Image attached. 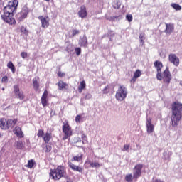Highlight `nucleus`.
<instances>
[{
	"label": "nucleus",
	"instance_id": "f257e3e1",
	"mask_svg": "<svg viewBox=\"0 0 182 182\" xmlns=\"http://www.w3.org/2000/svg\"><path fill=\"white\" fill-rule=\"evenodd\" d=\"M18 4H19L18 0H13L9 1L8 5L4 8V14L1 15V19L9 25H15L16 23V21L12 16L18 9Z\"/></svg>",
	"mask_w": 182,
	"mask_h": 182
},
{
	"label": "nucleus",
	"instance_id": "f03ea898",
	"mask_svg": "<svg viewBox=\"0 0 182 182\" xmlns=\"http://www.w3.org/2000/svg\"><path fill=\"white\" fill-rule=\"evenodd\" d=\"M182 117V104L175 102L172 104V115L171 117V124L173 127H177Z\"/></svg>",
	"mask_w": 182,
	"mask_h": 182
},
{
	"label": "nucleus",
	"instance_id": "7ed1b4c3",
	"mask_svg": "<svg viewBox=\"0 0 182 182\" xmlns=\"http://www.w3.org/2000/svg\"><path fill=\"white\" fill-rule=\"evenodd\" d=\"M50 176L53 180H60L66 176V170L63 166H58L55 169L50 170Z\"/></svg>",
	"mask_w": 182,
	"mask_h": 182
},
{
	"label": "nucleus",
	"instance_id": "20e7f679",
	"mask_svg": "<svg viewBox=\"0 0 182 182\" xmlns=\"http://www.w3.org/2000/svg\"><path fill=\"white\" fill-rule=\"evenodd\" d=\"M127 88L124 85H119L115 94V99L118 102H123L127 97Z\"/></svg>",
	"mask_w": 182,
	"mask_h": 182
},
{
	"label": "nucleus",
	"instance_id": "39448f33",
	"mask_svg": "<svg viewBox=\"0 0 182 182\" xmlns=\"http://www.w3.org/2000/svg\"><path fill=\"white\" fill-rule=\"evenodd\" d=\"M18 119H6L5 118L0 119V127L2 130H7V129H11L16 124Z\"/></svg>",
	"mask_w": 182,
	"mask_h": 182
},
{
	"label": "nucleus",
	"instance_id": "423d86ee",
	"mask_svg": "<svg viewBox=\"0 0 182 182\" xmlns=\"http://www.w3.org/2000/svg\"><path fill=\"white\" fill-rule=\"evenodd\" d=\"M63 132L64 133V136L63 137V140H67V139H69L72 134H73V132L72 131V127H70V125H69V122L67 120L63 122Z\"/></svg>",
	"mask_w": 182,
	"mask_h": 182
},
{
	"label": "nucleus",
	"instance_id": "0eeeda50",
	"mask_svg": "<svg viewBox=\"0 0 182 182\" xmlns=\"http://www.w3.org/2000/svg\"><path fill=\"white\" fill-rule=\"evenodd\" d=\"M158 80H163L164 83H166V85L170 83L171 80V73H170L168 67H166L162 74L161 73V79H158Z\"/></svg>",
	"mask_w": 182,
	"mask_h": 182
},
{
	"label": "nucleus",
	"instance_id": "6e6552de",
	"mask_svg": "<svg viewBox=\"0 0 182 182\" xmlns=\"http://www.w3.org/2000/svg\"><path fill=\"white\" fill-rule=\"evenodd\" d=\"M28 14H29V9L26 6H23L21 11L16 14V18L21 22L28 16Z\"/></svg>",
	"mask_w": 182,
	"mask_h": 182
},
{
	"label": "nucleus",
	"instance_id": "1a4fd4ad",
	"mask_svg": "<svg viewBox=\"0 0 182 182\" xmlns=\"http://www.w3.org/2000/svg\"><path fill=\"white\" fill-rule=\"evenodd\" d=\"M14 92L16 99H19V100H23L25 99L23 92L19 90V85H16L14 86Z\"/></svg>",
	"mask_w": 182,
	"mask_h": 182
},
{
	"label": "nucleus",
	"instance_id": "9d476101",
	"mask_svg": "<svg viewBox=\"0 0 182 182\" xmlns=\"http://www.w3.org/2000/svg\"><path fill=\"white\" fill-rule=\"evenodd\" d=\"M154 65L157 71L156 79H161V69H163V63L156 60L154 63Z\"/></svg>",
	"mask_w": 182,
	"mask_h": 182
},
{
	"label": "nucleus",
	"instance_id": "9b49d317",
	"mask_svg": "<svg viewBox=\"0 0 182 182\" xmlns=\"http://www.w3.org/2000/svg\"><path fill=\"white\" fill-rule=\"evenodd\" d=\"M168 60L171 63H173L174 66H178V65H180V58L174 53L169 54Z\"/></svg>",
	"mask_w": 182,
	"mask_h": 182
},
{
	"label": "nucleus",
	"instance_id": "f8f14e48",
	"mask_svg": "<svg viewBox=\"0 0 182 182\" xmlns=\"http://www.w3.org/2000/svg\"><path fill=\"white\" fill-rule=\"evenodd\" d=\"M68 167H70V168H71V170H73V171H77V173H80V174H82L83 173V170H84L83 168H82L79 166L75 165L71 161H68Z\"/></svg>",
	"mask_w": 182,
	"mask_h": 182
},
{
	"label": "nucleus",
	"instance_id": "ddd939ff",
	"mask_svg": "<svg viewBox=\"0 0 182 182\" xmlns=\"http://www.w3.org/2000/svg\"><path fill=\"white\" fill-rule=\"evenodd\" d=\"M38 19L41 20L42 28H46L49 26V17L40 16Z\"/></svg>",
	"mask_w": 182,
	"mask_h": 182
},
{
	"label": "nucleus",
	"instance_id": "4468645a",
	"mask_svg": "<svg viewBox=\"0 0 182 182\" xmlns=\"http://www.w3.org/2000/svg\"><path fill=\"white\" fill-rule=\"evenodd\" d=\"M146 129L147 133L150 134V133H153L154 132V125L151 124V118H147L146 119Z\"/></svg>",
	"mask_w": 182,
	"mask_h": 182
},
{
	"label": "nucleus",
	"instance_id": "2eb2a0df",
	"mask_svg": "<svg viewBox=\"0 0 182 182\" xmlns=\"http://www.w3.org/2000/svg\"><path fill=\"white\" fill-rule=\"evenodd\" d=\"M48 90H45L42 97H41V105H43V107H46V106H48Z\"/></svg>",
	"mask_w": 182,
	"mask_h": 182
},
{
	"label": "nucleus",
	"instance_id": "dca6fc26",
	"mask_svg": "<svg viewBox=\"0 0 182 182\" xmlns=\"http://www.w3.org/2000/svg\"><path fill=\"white\" fill-rule=\"evenodd\" d=\"M134 176L132 174H128L125 176V180L127 182H132L133 181V178H137V165L134 167Z\"/></svg>",
	"mask_w": 182,
	"mask_h": 182
},
{
	"label": "nucleus",
	"instance_id": "f3484780",
	"mask_svg": "<svg viewBox=\"0 0 182 182\" xmlns=\"http://www.w3.org/2000/svg\"><path fill=\"white\" fill-rule=\"evenodd\" d=\"M78 44L82 47V48H87V37H86L85 35H84L82 37L80 38Z\"/></svg>",
	"mask_w": 182,
	"mask_h": 182
},
{
	"label": "nucleus",
	"instance_id": "a211bd4d",
	"mask_svg": "<svg viewBox=\"0 0 182 182\" xmlns=\"http://www.w3.org/2000/svg\"><path fill=\"white\" fill-rule=\"evenodd\" d=\"M13 132L14 134H16V136H17V137H19V139H22L24 136L23 132H22V128L20 127H16L14 129Z\"/></svg>",
	"mask_w": 182,
	"mask_h": 182
},
{
	"label": "nucleus",
	"instance_id": "6ab92c4d",
	"mask_svg": "<svg viewBox=\"0 0 182 182\" xmlns=\"http://www.w3.org/2000/svg\"><path fill=\"white\" fill-rule=\"evenodd\" d=\"M78 16L80 18H86L87 16V11H86V6H82L78 11Z\"/></svg>",
	"mask_w": 182,
	"mask_h": 182
},
{
	"label": "nucleus",
	"instance_id": "aec40b11",
	"mask_svg": "<svg viewBox=\"0 0 182 182\" xmlns=\"http://www.w3.org/2000/svg\"><path fill=\"white\" fill-rule=\"evenodd\" d=\"M33 89L38 92L39 90V77H35L33 79Z\"/></svg>",
	"mask_w": 182,
	"mask_h": 182
},
{
	"label": "nucleus",
	"instance_id": "412c9836",
	"mask_svg": "<svg viewBox=\"0 0 182 182\" xmlns=\"http://www.w3.org/2000/svg\"><path fill=\"white\" fill-rule=\"evenodd\" d=\"M87 164H90L92 168H100L101 164L99 162H92L90 161H86Z\"/></svg>",
	"mask_w": 182,
	"mask_h": 182
},
{
	"label": "nucleus",
	"instance_id": "4be33fe9",
	"mask_svg": "<svg viewBox=\"0 0 182 182\" xmlns=\"http://www.w3.org/2000/svg\"><path fill=\"white\" fill-rule=\"evenodd\" d=\"M166 28L165 30L166 33H171L173 32V30L174 29V25L171 23H166Z\"/></svg>",
	"mask_w": 182,
	"mask_h": 182
},
{
	"label": "nucleus",
	"instance_id": "5701e85b",
	"mask_svg": "<svg viewBox=\"0 0 182 182\" xmlns=\"http://www.w3.org/2000/svg\"><path fill=\"white\" fill-rule=\"evenodd\" d=\"M58 86L60 90H63V89H68L69 85L68 84L63 82V81H59L58 83Z\"/></svg>",
	"mask_w": 182,
	"mask_h": 182
},
{
	"label": "nucleus",
	"instance_id": "b1692460",
	"mask_svg": "<svg viewBox=\"0 0 182 182\" xmlns=\"http://www.w3.org/2000/svg\"><path fill=\"white\" fill-rule=\"evenodd\" d=\"M86 89V82L85 80L80 82V85L78 86L79 93H82L83 90Z\"/></svg>",
	"mask_w": 182,
	"mask_h": 182
},
{
	"label": "nucleus",
	"instance_id": "393cba45",
	"mask_svg": "<svg viewBox=\"0 0 182 182\" xmlns=\"http://www.w3.org/2000/svg\"><path fill=\"white\" fill-rule=\"evenodd\" d=\"M50 139H52V135L50 134V133H46V134L43 136V141H45V143L50 141Z\"/></svg>",
	"mask_w": 182,
	"mask_h": 182
},
{
	"label": "nucleus",
	"instance_id": "a878e982",
	"mask_svg": "<svg viewBox=\"0 0 182 182\" xmlns=\"http://www.w3.org/2000/svg\"><path fill=\"white\" fill-rule=\"evenodd\" d=\"M146 39V37H144V33H142L139 35V41H140V46H143L144 45V41Z\"/></svg>",
	"mask_w": 182,
	"mask_h": 182
},
{
	"label": "nucleus",
	"instance_id": "bb28decb",
	"mask_svg": "<svg viewBox=\"0 0 182 182\" xmlns=\"http://www.w3.org/2000/svg\"><path fill=\"white\" fill-rule=\"evenodd\" d=\"M7 67L9 68V69L11 70V72L13 73H15L16 70H15V65H14V63L11 61H9L7 64Z\"/></svg>",
	"mask_w": 182,
	"mask_h": 182
},
{
	"label": "nucleus",
	"instance_id": "cd10ccee",
	"mask_svg": "<svg viewBox=\"0 0 182 182\" xmlns=\"http://www.w3.org/2000/svg\"><path fill=\"white\" fill-rule=\"evenodd\" d=\"M171 6H172L173 9H176V11H181V6H180L179 4L172 3L171 4Z\"/></svg>",
	"mask_w": 182,
	"mask_h": 182
},
{
	"label": "nucleus",
	"instance_id": "c85d7f7f",
	"mask_svg": "<svg viewBox=\"0 0 182 182\" xmlns=\"http://www.w3.org/2000/svg\"><path fill=\"white\" fill-rule=\"evenodd\" d=\"M136 80H137V71L134 72V77L131 80V86H132V87H133V85H134V82H136Z\"/></svg>",
	"mask_w": 182,
	"mask_h": 182
},
{
	"label": "nucleus",
	"instance_id": "c756f323",
	"mask_svg": "<svg viewBox=\"0 0 182 182\" xmlns=\"http://www.w3.org/2000/svg\"><path fill=\"white\" fill-rule=\"evenodd\" d=\"M43 150L46 153H49L52 151V146L47 144L44 148Z\"/></svg>",
	"mask_w": 182,
	"mask_h": 182
},
{
	"label": "nucleus",
	"instance_id": "7c9ffc66",
	"mask_svg": "<svg viewBox=\"0 0 182 182\" xmlns=\"http://www.w3.org/2000/svg\"><path fill=\"white\" fill-rule=\"evenodd\" d=\"M143 168V165L139 164L137 166V176L138 177H140L141 176V169Z\"/></svg>",
	"mask_w": 182,
	"mask_h": 182
},
{
	"label": "nucleus",
	"instance_id": "2f4dec72",
	"mask_svg": "<svg viewBox=\"0 0 182 182\" xmlns=\"http://www.w3.org/2000/svg\"><path fill=\"white\" fill-rule=\"evenodd\" d=\"M83 157V154L77 155L76 156H73L74 161H80Z\"/></svg>",
	"mask_w": 182,
	"mask_h": 182
},
{
	"label": "nucleus",
	"instance_id": "473e14b6",
	"mask_svg": "<svg viewBox=\"0 0 182 182\" xmlns=\"http://www.w3.org/2000/svg\"><path fill=\"white\" fill-rule=\"evenodd\" d=\"M34 165H35V161H33V159L28 160V166H27L28 168H32V167H33Z\"/></svg>",
	"mask_w": 182,
	"mask_h": 182
},
{
	"label": "nucleus",
	"instance_id": "72a5a7b5",
	"mask_svg": "<svg viewBox=\"0 0 182 182\" xmlns=\"http://www.w3.org/2000/svg\"><path fill=\"white\" fill-rule=\"evenodd\" d=\"M81 137L82 139V144H87V136H86V135H85V134H82Z\"/></svg>",
	"mask_w": 182,
	"mask_h": 182
},
{
	"label": "nucleus",
	"instance_id": "f704fd0d",
	"mask_svg": "<svg viewBox=\"0 0 182 182\" xmlns=\"http://www.w3.org/2000/svg\"><path fill=\"white\" fill-rule=\"evenodd\" d=\"M75 52L77 56H80V54L82 53V48H80L79 47L78 48H75Z\"/></svg>",
	"mask_w": 182,
	"mask_h": 182
},
{
	"label": "nucleus",
	"instance_id": "c9c22d12",
	"mask_svg": "<svg viewBox=\"0 0 182 182\" xmlns=\"http://www.w3.org/2000/svg\"><path fill=\"white\" fill-rule=\"evenodd\" d=\"M15 145L16 146L17 149H23V144L21 141H17L15 143Z\"/></svg>",
	"mask_w": 182,
	"mask_h": 182
},
{
	"label": "nucleus",
	"instance_id": "e433bc0d",
	"mask_svg": "<svg viewBox=\"0 0 182 182\" xmlns=\"http://www.w3.org/2000/svg\"><path fill=\"white\" fill-rule=\"evenodd\" d=\"M43 134H45V132H43V129H39L37 136L38 137H43Z\"/></svg>",
	"mask_w": 182,
	"mask_h": 182
},
{
	"label": "nucleus",
	"instance_id": "4c0bfd02",
	"mask_svg": "<svg viewBox=\"0 0 182 182\" xmlns=\"http://www.w3.org/2000/svg\"><path fill=\"white\" fill-rule=\"evenodd\" d=\"M126 20L128 21V22H132V21H133V16H132V14H127L126 16Z\"/></svg>",
	"mask_w": 182,
	"mask_h": 182
},
{
	"label": "nucleus",
	"instance_id": "58836bf2",
	"mask_svg": "<svg viewBox=\"0 0 182 182\" xmlns=\"http://www.w3.org/2000/svg\"><path fill=\"white\" fill-rule=\"evenodd\" d=\"M79 33H80V31L79 30H73L71 38H73L74 36H76V35H79Z\"/></svg>",
	"mask_w": 182,
	"mask_h": 182
},
{
	"label": "nucleus",
	"instance_id": "ea45409f",
	"mask_svg": "<svg viewBox=\"0 0 182 182\" xmlns=\"http://www.w3.org/2000/svg\"><path fill=\"white\" fill-rule=\"evenodd\" d=\"M21 33H23L24 35H26V33H28V30H26V28H25L24 26H21Z\"/></svg>",
	"mask_w": 182,
	"mask_h": 182
},
{
	"label": "nucleus",
	"instance_id": "a19ab883",
	"mask_svg": "<svg viewBox=\"0 0 182 182\" xmlns=\"http://www.w3.org/2000/svg\"><path fill=\"white\" fill-rule=\"evenodd\" d=\"M21 56L23 58V59H26V58H28V53L25 52L21 53Z\"/></svg>",
	"mask_w": 182,
	"mask_h": 182
},
{
	"label": "nucleus",
	"instance_id": "79ce46f5",
	"mask_svg": "<svg viewBox=\"0 0 182 182\" xmlns=\"http://www.w3.org/2000/svg\"><path fill=\"white\" fill-rule=\"evenodd\" d=\"M85 99L89 100V99H92V94L90 93H87L85 95Z\"/></svg>",
	"mask_w": 182,
	"mask_h": 182
},
{
	"label": "nucleus",
	"instance_id": "37998d69",
	"mask_svg": "<svg viewBox=\"0 0 182 182\" xmlns=\"http://www.w3.org/2000/svg\"><path fill=\"white\" fill-rule=\"evenodd\" d=\"M1 82H2V83H5V82H8V77L7 76L3 77L1 79Z\"/></svg>",
	"mask_w": 182,
	"mask_h": 182
},
{
	"label": "nucleus",
	"instance_id": "c03bdc74",
	"mask_svg": "<svg viewBox=\"0 0 182 182\" xmlns=\"http://www.w3.org/2000/svg\"><path fill=\"white\" fill-rule=\"evenodd\" d=\"M109 92V86H107L103 90V93L107 94Z\"/></svg>",
	"mask_w": 182,
	"mask_h": 182
},
{
	"label": "nucleus",
	"instance_id": "a18cd8bd",
	"mask_svg": "<svg viewBox=\"0 0 182 182\" xmlns=\"http://www.w3.org/2000/svg\"><path fill=\"white\" fill-rule=\"evenodd\" d=\"M81 117L80 115H77L75 117V122L76 123H79L80 122Z\"/></svg>",
	"mask_w": 182,
	"mask_h": 182
},
{
	"label": "nucleus",
	"instance_id": "49530a36",
	"mask_svg": "<svg viewBox=\"0 0 182 182\" xmlns=\"http://www.w3.org/2000/svg\"><path fill=\"white\" fill-rule=\"evenodd\" d=\"M58 76H59V77H63V76H65V73L58 72Z\"/></svg>",
	"mask_w": 182,
	"mask_h": 182
},
{
	"label": "nucleus",
	"instance_id": "de8ad7c7",
	"mask_svg": "<svg viewBox=\"0 0 182 182\" xmlns=\"http://www.w3.org/2000/svg\"><path fill=\"white\" fill-rule=\"evenodd\" d=\"M129 145H124V149H123V151H127V150L129 149Z\"/></svg>",
	"mask_w": 182,
	"mask_h": 182
},
{
	"label": "nucleus",
	"instance_id": "09e8293b",
	"mask_svg": "<svg viewBox=\"0 0 182 182\" xmlns=\"http://www.w3.org/2000/svg\"><path fill=\"white\" fill-rule=\"evenodd\" d=\"M141 76V72L139 70H137V77H140Z\"/></svg>",
	"mask_w": 182,
	"mask_h": 182
},
{
	"label": "nucleus",
	"instance_id": "8fccbe9b",
	"mask_svg": "<svg viewBox=\"0 0 182 182\" xmlns=\"http://www.w3.org/2000/svg\"><path fill=\"white\" fill-rule=\"evenodd\" d=\"M117 18H122V16H114L113 18H112V19H117Z\"/></svg>",
	"mask_w": 182,
	"mask_h": 182
},
{
	"label": "nucleus",
	"instance_id": "3c124183",
	"mask_svg": "<svg viewBox=\"0 0 182 182\" xmlns=\"http://www.w3.org/2000/svg\"><path fill=\"white\" fill-rule=\"evenodd\" d=\"M173 72H174L175 73H177V72H178L177 69H175V70H173Z\"/></svg>",
	"mask_w": 182,
	"mask_h": 182
},
{
	"label": "nucleus",
	"instance_id": "603ef678",
	"mask_svg": "<svg viewBox=\"0 0 182 182\" xmlns=\"http://www.w3.org/2000/svg\"><path fill=\"white\" fill-rule=\"evenodd\" d=\"M45 1H46V2H49V1H50V0H45Z\"/></svg>",
	"mask_w": 182,
	"mask_h": 182
},
{
	"label": "nucleus",
	"instance_id": "864d4df0",
	"mask_svg": "<svg viewBox=\"0 0 182 182\" xmlns=\"http://www.w3.org/2000/svg\"><path fill=\"white\" fill-rule=\"evenodd\" d=\"M83 102V99H81V102Z\"/></svg>",
	"mask_w": 182,
	"mask_h": 182
},
{
	"label": "nucleus",
	"instance_id": "5fc2aeb1",
	"mask_svg": "<svg viewBox=\"0 0 182 182\" xmlns=\"http://www.w3.org/2000/svg\"><path fill=\"white\" fill-rule=\"evenodd\" d=\"M2 90H5V89H4V88H2Z\"/></svg>",
	"mask_w": 182,
	"mask_h": 182
},
{
	"label": "nucleus",
	"instance_id": "6e6d98bb",
	"mask_svg": "<svg viewBox=\"0 0 182 182\" xmlns=\"http://www.w3.org/2000/svg\"><path fill=\"white\" fill-rule=\"evenodd\" d=\"M50 114H52V111H51V112H50Z\"/></svg>",
	"mask_w": 182,
	"mask_h": 182
},
{
	"label": "nucleus",
	"instance_id": "4d7b16f0",
	"mask_svg": "<svg viewBox=\"0 0 182 182\" xmlns=\"http://www.w3.org/2000/svg\"><path fill=\"white\" fill-rule=\"evenodd\" d=\"M0 136H1V134H0Z\"/></svg>",
	"mask_w": 182,
	"mask_h": 182
}]
</instances>
